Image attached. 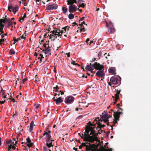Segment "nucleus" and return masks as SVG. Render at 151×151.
I'll return each instance as SVG.
<instances>
[{
    "mask_svg": "<svg viewBox=\"0 0 151 151\" xmlns=\"http://www.w3.org/2000/svg\"><path fill=\"white\" fill-rule=\"evenodd\" d=\"M85 69L91 72H93V70L94 69L98 70L96 73V75L99 78H102L105 75L104 73V68L103 65H101L97 62H95L93 64L90 63L86 65Z\"/></svg>",
    "mask_w": 151,
    "mask_h": 151,
    "instance_id": "1",
    "label": "nucleus"
},
{
    "mask_svg": "<svg viewBox=\"0 0 151 151\" xmlns=\"http://www.w3.org/2000/svg\"><path fill=\"white\" fill-rule=\"evenodd\" d=\"M19 6L17 5H13L12 3H9L8 4L7 11L10 12H13L15 14L19 10Z\"/></svg>",
    "mask_w": 151,
    "mask_h": 151,
    "instance_id": "2",
    "label": "nucleus"
},
{
    "mask_svg": "<svg viewBox=\"0 0 151 151\" xmlns=\"http://www.w3.org/2000/svg\"><path fill=\"white\" fill-rule=\"evenodd\" d=\"M74 99L75 98L72 96H68L65 98L64 102L67 104H70L73 102Z\"/></svg>",
    "mask_w": 151,
    "mask_h": 151,
    "instance_id": "3",
    "label": "nucleus"
},
{
    "mask_svg": "<svg viewBox=\"0 0 151 151\" xmlns=\"http://www.w3.org/2000/svg\"><path fill=\"white\" fill-rule=\"evenodd\" d=\"M111 117L108 113H105L104 114L103 113L102 116L100 118V120L102 122H103L104 123L106 122L109 121V119Z\"/></svg>",
    "mask_w": 151,
    "mask_h": 151,
    "instance_id": "4",
    "label": "nucleus"
},
{
    "mask_svg": "<svg viewBox=\"0 0 151 151\" xmlns=\"http://www.w3.org/2000/svg\"><path fill=\"white\" fill-rule=\"evenodd\" d=\"M112 111L113 112L114 114L113 115L115 120L114 121L115 123H117V121H119V120L120 115L123 114V113L122 112H119L118 111L114 112L113 111Z\"/></svg>",
    "mask_w": 151,
    "mask_h": 151,
    "instance_id": "5",
    "label": "nucleus"
},
{
    "mask_svg": "<svg viewBox=\"0 0 151 151\" xmlns=\"http://www.w3.org/2000/svg\"><path fill=\"white\" fill-rule=\"evenodd\" d=\"M58 7V6L56 3H53L51 4L47 5L46 9L49 10H55Z\"/></svg>",
    "mask_w": 151,
    "mask_h": 151,
    "instance_id": "6",
    "label": "nucleus"
},
{
    "mask_svg": "<svg viewBox=\"0 0 151 151\" xmlns=\"http://www.w3.org/2000/svg\"><path fill=\"white\" fill-rule=\"evenodd\" d=\"M106 25L107 26H109V27L108 28V31L111 33H113L115 31L114 27H113V24L111 22H109L108 24L107 23H106Z\"/></svg>",
    "mask_w": 151,
    "mask_h": 151,
    "instance_id": "7",
    "label": "nucleus"
},
{
    "mask_svg": "<svg viewBox=\"0 0 151 151\" xmlns=\"http://www.w3.org/2000/svg\"><path fill=\"white\" fill-rule=\"evenodd\" d=\"M54 141L52 138L46 139H45V142H46V145L49 148H50L53 146V144L52 142Z\"/></svg>",
    "mask_w": 151,
    "mask_h": 151,
    "instance_id": "8",
    "label": "nucleus"
},
{
    "mask_svg": "<svg viewBox=\"0 0 151 151\" xmlns=\"http://www.w3.org/2000/svg\"><path fill=\"white\" fill-rule=\"evenodd\" d=\"M77 11V8L75 5L71 4L69 6L68 11L70 13H74Z\"/></svg>",
    "mask_w": 151,
    "mask_h": 151,
    "instance_id": "9",
    "label": "nucleus"
},
{
    "mask_svg": "<svg viewBox=\"0 0 151 151\" xmlns=\"http://www.w3.org/2000/svg\"><path fill=\"white\" fill-rule=\"evenodd\" d=\"M50 133L51 131L48 130V129H46L44 133L43 134V136H45L44 137V139H46L51 138H52Z\"/></svg>",
    "mask_w": 151,
    "mask_h": 151,
    "instance_id": "10",
    "label": "nucleus"
},
{
    "mask_svg": "<svg viewBox=\"0 0 151 151\" xmlns=\"http://www.w3.org/2000/svg\"><path fill=\"white\" fill-rule=\"evenodd\" d=\"M44 47L45 48V50H43L42 51L43 52L44 51V53L45 54H47L50 52L51 50L50 47L49 46L47 47L46 44H45L44 45Z\"/></svg>",
    "mask_w": 151,
    "mask_h": 151,
    "instance_id": "11",
    "label": "nucleus"
},
{
    "mask_svg": "<svg viewBox=\"0 0 151 151\" xmlns=\"http://www.w3.org/2000/svg\"><path fill=\"white\" fill-rule=\"evenodd\" d=\"M119 80L117 78L112 77L110 79V81L113 84H116Z\"/></svg>",
    "mask_w": 151,
    "mask_h": 151,
    "instance_id": "12",
    "label": "nucleus"
},
{
    "mask_svg": "<svg viewBox=\"0 0 151 151\" xmlns=\"http://www.w3.org/2000/svg\"><path fill=\"white\" fill-rule=\"evenodd\" d=\"M53 100L55 101L56 104L57 105L60 104L63 101V99H62L61 97H60L57 99H54Z\"/></svg>",
    "mask_w": 151,
    "mask_h": 151,
    "instance_id": "13",
    "label": "nucleus"
},
{
    "mask_svg": "<svg viewBox=\"0 0 151 151\" xmlns=\"http://www.w3.org/2000/svg\"><path fill=\"white\" fill-rule=\"evenodd\" d=\"M5 25L7 22H11V19L9 18H6L5 19H0V22Z\"/></svg>",
    "mask_w": 151,
    "mask_h": 151,
    "instance_id": "14",
    "label": "nucleus"
},
{
    "mask_svg": "<svg viewBox=\"0 0 151 151\" xmlns=\"http://www.w3.org/2000/svg\"><path fill=\"white\" fill-rule=\"evenodd\" d=\"M108 71L109 73L114 74L116 73H115L116 70L115 67H111L110 68Z\"/></svg>",
    "mask_w": 151,
    "mask_h": 151,
    "instance_id": "15",
    "label": "nucleus"
},
{
    "mask_svg": "<svg viewBox=\"0 0 151 151\" xmlns=\"http://www.w3.org/2000/svg\"><path fill=\"white\" fill-rule=\"evenodd\" d=\"M68 5L73 4L74 3H77V0H68L67 1Z\"/></svg>",
    "mask_w": 151,
    "mask_h": 151,
    "instance_id": "16",
    "label": "nucleus"
},
{
    "mask_svg": "<svg viewBox=\"0 0 151 151\" xmlns=\"http://www.w3.org/2000/svg\"><path fill=\"white\" fill-rule=\"evenodd\" d=\"M34 122L33 121H31L30 124L29 130L30 132H31L33 129L34 127Z\"/></svg>",
    "mask_w": 151,
    "mask_h": 151,
    "instance_id": "17",
    "label": "nucleus"
},
{
    "mask_svg": "<svg viewBox=\"0 0 151 151\" xmlns=\"http://www.w3.org/2000/svg\"><path fill=\"white\" fill-rule=\"evenodd\" d=\"M62 10L63 12V13L65 14V15H68V14H67L66 13L68 11V9L65 7H62Z\"/></svg>",
    "mask_w": 151,
    "mask_h": 151,
    "instance_id": "18",
    "label": "nucleus"
},
{
    "mask_svg": "<svg viewBox=\"0 0 151 151\" xmlns=\"http://www.w3.org/2000/svg\"><path fill=\"white\" fill-rule=\"evenodd\" d=\"M119 93L118 92H116V93L115 94V101L116 102L117 101V100L119 99Z\"/></svg>",
    "mask_w": 151,
    "mask_h": 151,
    "instance_id": "19",
    "label": "nucleus"
},
{
    "mask_svg": "<svg viewBox=\"0 0 151 151\" xmlns=\"http://www.w3.org/2000/svg\"><path fill=\"white\" fill-rule=\"evenodd\" d=\"M74 15L71 13H70L68 15V18L70 19H72L74 18Z\"/></svg>",
    "mask_w": 151,
    "mask_h": 151,
    "instance_id": "20",
    "label": "nucleus"
},
{
    "mask_svg": "<svg viewBox=\"0 0 151 151\" xmlns=\"http://www.w3.org/2000/svg\"><path fill=\"white\" fill-rule=\"evenodd\" d=\"M88 147H86V150H85V151H90L92 150V147L91 146H89V145H88Z\"/></svg>",
    "mask_w": 151,
    "mask_h": 151,
    "instance_id": "21",
    "label": "nucleus"
},
{
    "mask_svg": "<svg viewBox=\"0 0 151 151\" xmlns=\"http://www.w3.org/2000/svg\"><path fill=\"white\" fill-rule=\"evenodd\" d=\"M9 54L11 55H14L15 53V52L12 49H11L9 52Z\"/></svg>",
    "mask_w": 151,
    "mask_h": 151,
    "instance_id": "22",
    "label": "nucleus"
},
{
    "mask_svg": "<svg viewBox=\"0 0 151 151\" xmlns=\"http://www.w3.org/2000/svg\"><path fill=\"white\" fill-rule=\"evenodd\" d=\"M26 142L25 143V144L27 145V144H29L31 143V140L30 139L29 137H28V138H26Z\"/></svg>",
    "mask_w": 151,
    "mask_h": 151,
    "instance_id": "23",
    "label": "nucleus"
},
{
    "mask_svg": "<svg viewBox=\"0 0 151 151\" xmlns=\"http://www.w3.org/2000/svg\"><path fill=\"white\" fill-rule=\"evenodd\" d=\"M12 142V140L11 139L7 140L6 141V145H9L11 144V143Z\"/></svg>",
    "mask_w": 151,
    "mask_h": 151,
    "instance_id": "24",
    "label": "nucleus"
},
{
    "mask_svg": "<svg viewBox=\"0 0 151 151\" xmlns=\"http://www.w3.org/2000/svg\"><path fill=\"white\" fill-rule=\"evenodd\" d=\"M84 141L85 142H90V140L89 139L86 137H84V138H83Z\"/></svg>",
    "mask_w": 151,
    "mask_h": 151,
    "instance_id": "25",
    "label": "nucleus"
},
{
    "mask_svg": "<svg viewBox=\"0 0 151 151\" xmlns=\"http://www.w3.org/2000/svg\"><path fill=\"white\" fill-rule=\"evenodd\" d=\"M5 26V24H3V23L0 22V27L3 29L4 26Z\"/></svg>",
    "mask_w": 151,
    "mask_h": 151,
    "instance_id": "26",
    "label": "nucleus"
},
{
    "mask_svg": "<svg viewBox=\"0 0 151 151\" xmlns=\"http://www.w3.org/2000/svg\"><path fill=\"white\" fill-rule=\"evenodd\" d=\"M55 33L56 34H59V32H60V30L59 29L55 28Z\"/></svg>",
    "mask_w": 151,
    "mask_h": 151,
    "instance_id": "27",
    "label": "nucleus"
},
{
    "mask_svg": "<svg viewBox=\"0 0 151 151\" xmlns=\"http://www.w3.org/2000/svg\"><path fill=\"white\" fill-rule=\"evenodd\" d=\"M12 23H11V22H8V25L6 26V27L9 28L11 26H12Z\"/></svg>",
    "mask_w": 151,
    "mask_h": 151,
    "instance_id": "28",
    "label": "nucleus"
},
{
    "mask_svg": "<svg viewBox=\"0 0 151 151\" xmlns=\"http://www.w3.org/2000/svg\"><path fill=\"white\" fill-rule=\"evenodd\" d=\"M102 52H99L98 53V57H99V58L98 59V60H99L100 59V57L101 55Z\"/></svg>",
    "mask_w": 151,
    "mask_h": 151,
    "instance_id": "29",
    "label": "nucleus"
},
{
    "mask_svg": "<svg viewBox=\"0 0 151 151\" xmlns=\"http://www.w3.org/2000/svg\"><path fill=\"white\" fill-rule=\"evenodd\" d=\"M28 80L27 78H24L22 80V83L23 84H24V82L27 81Z\"/></svg>",
    "mask_w": 151,
    "mask_h": 151,
    "instance_id": "30",
    "label": "nucleus"
},
{
    "mask_svg": "<svg viewBox=\"0 0 151 151\" xmlns=\"http://www.w3.org/2000/svg\"><path fill=\"white\" fill-rule=\"evenodd\" d=\"M27 147H26L24 149V150H28L29 149L30 147V146H29V144H27Z\"/></svg>",
    "mask_w": 151,
    "mask_h": 151,
    "instance_id": "31",
    "label": "nucleus"
},
{
    "mask_svg": "<svg viewBox=\"0 0 151 151\" xmlns=\"http://www.w3.org/2000/svg\"><path fill=\"white\" fill-rule=\"evenodd\" d=\"M53 89H54L56 90L55 91L57 92V91L58 90V89H59V87L57 85L56 86V87H53Z\"/></svg>",
    "mask_w": 151,
    "mask_h": 151,
    "instance_id": "32",
    "label": "nucleus"
},
{
    "mask_svg": "<svg viewBox=\"0 0 151 151\" xmlns=\"http://www.w3.org/2000/svg\"><path fill=\"white\" fill-rule=\"evenodd\" d=\"M80 6H81V7H82L83 8H84L85 6V4L84 3H82L81 4V3H80Z\"/></svg>",
    "mask_w": 151,
    "mask_h": 151,
    "instance_id": "33",
    "label": "nucleus"
},
{
    "mask_svg": "<svg viewBox=\"0 0 151 151\" xmlns=\"http://www.w3.org/2000/svg\"><path fill=\"white\" fill-rule=\"evenodd\" d=\"M62 29H64L65 31L66 30H69V28L68 27H65L64 28H63Z\"/></svg>",
    "mask_w": 151,
    "mask_h": 151,
    "instance_id": "34",
    "label": "nucleus"
},
{
    "mask_svg": "<svg viewBox=\"0 0 151 151\" xmlns=\"http://www.w3.org/2000/svg\"><path fill=\"white\" fill-rule=\"evenodd\" d=\"M8 149L11 150L12 149V145H8Z\"/></svg>",
    "mask_w": 151,
    "mask_h": 151,
    "instance_id": "35",
    "label": "nucleus"
},
{
    "mask_svg": "<svg viewBox=\"0 0 151 151\" xmlns=\"http://www.w3.org/2000/svg\"><path fill=\"white\" fill-rule=\"evenodd\" d=\"M81 145L83 146H84L85 147H88V145H86L85 143H83Z\"/></svg>",
    "mask_w": 151,
    "mask_h": 151,
    "instance_id": "36",
    "label": "nucleus"
},
{
    "mask_svg": "<svg viewBox=\"0 0 151 151\" xmlns=\"http://www.w3.org/2000/svg\"><path fill=\"white\" fill-rule=\"evenodd\" d=\"M71 64L75 65H77V63H76L74 61H73L71 62Z\"/></svg>",
    "mask_w": 151,
    "mask_h": 151,
    "instance_id": "37",
    "label": "nucleus"
},
{
    "mask_svg": "<svg viewBox=\"0 0 151 151\" xmlns=\"http://www.w3.org/2000/svg\"><path fill=\"white\" fill-rule=\"evenodd\" d=\"M83 24L87 25V24H86L85 22L84 21H83L81 23V24H80V27H81L82 26Z\"/></svg>",
    "mask_w": 151,
    "mask_h": 151,
    "instance_id": "38",
    "label": "nucleus"
},
{
    "mask_svg": "<svg viewBox=\"0 0 151 151\" xmlns=\"http://www.w3.org/2000/svg\"><path fill=\"white\" fill-rule=\"evenodd\" d=\"M26 36V35H23L22 36H21L20 37L22 39H25V37Z\"/></svg>",
    "mask_w": 151,
    "mask_h": 151,
    "instance_id": "39",
    "label": "nucleus"
},
{
    "mask_svg": "<svg viewBox=\"0 0 151 151\" xmlns=\"http://www.w3.org/2000/svg\"><path fill=\"white\" fill-rule=\"evenodd\" d=\"M103 151H112V149L111 148H108V150H105Z\"/></svg>",
    "mask_w": 151,
    "mask_h": 151,
    "instance_id": "40",
    "label": "nucleus"
},
{
    "mask_svg": "<svg viewBox=\"0 0 151 151\" xmlns=\"http://www.w3.org/2000/svg\"><path fill=\"white\" fill-rule=\"evenodd\" d=\"M85 18V17H83L81 18L79 21V22L80 23L81 21H83V20L84 19V18Z\"/></svg>",
    "mask_w": 151,
    "mask_h": 151,
    "instance_id": "41",
    "label": "nucleus"
},
{
    "mask_svg": "<svg viewBox=\"0 0 151 151\" xmlns=\"http://www.w3.org/2000/svg\"><path fill=\"white\" fill-rule=\"evenodd\" d=\"M89 41H90V40H89V38H88L86 40L85 42H86L87 43V45H88V42H89Z\"/></svg>",
    "mask_w": 151,
    "mask_h": 151,
    "instance_id": "42",
    "label": "nucleus"
},
{
    "mask_svg": "<svg viewBox=\"0 0 151 151\" xmlns=\"http://www.w3.org/2000/svg\"><path fill=\"white\" fill-rule=\"evenodd\" d=\"M98 60V59L96 60V58H94L92 59V61H91V62H94L95 61H97Z\"/></svg>",
    "mask_w": 151,
    "mask_h": 151,
    "instance_id": "43",
    "label": "nucleus"
},
{
    "mask_svg": "<svg viewBox=\"0 0 151 151\" xmlns=\"http://www.w3.org/2000/svg\"><path fill=\"white\" fill-rule=\"evenodd\" d=\"M5 40H6L5 39ZM5 39H0V43H1L2 42H4V41Z\"/></svg>",
    "mask_w": 151,
    "mask_h": 151,
    "instance_id": "44",
    "label": "nucleus"
},
{
    "mask_svg": "<svg viewBox=\"0 0 151 151\" xmlns=\"http://www.w3.org/2000/svg\"><path fill=\"white\" fill-rule=\"evenodd\" d=\"M5 102V100L1 101H0V104H3Z\"/></svg>",
    "mask_w": 151,
    "mask_h": 151,
    "instance_id": "45",
    "label": "nucleus"
},
{
    "mask_svg": "<svg viewBox=\"0 0 151 151\" xmlns=\"http://www.w3.org/2000/svg\"><path fill=\"white\" fill-rule=\"evenodd\" d=\"M14 42H15L14 43V44H15V43L16 42H17L18 41V40H17V39L15 37L14 38Z\"/></svg>",
    "mask_w": 151,
    "mask_h": 151,
    "instance_id": "46",
    "label": "nucleus"
},
{
    "mask_svg": "<svg viewBox=\"0 0 151 151\" xmlns=\"http://www.w3.org/2000/svg\"><path fill=\"white\" fill-rule=\"evenodd\" d=\"M78 4L81 3V2H83V0H78Z\"/></svg>",
    "mask_w": 151,
    "mask_h": 151,
    "instance_id": "47",
    "label": "nucleus"
},
{
    "mask_svg": "<svg viewBox=\"0 0 151 151\" xmlns=\"http://www.w3.org/2000/svg\"><path fill=\"white\" fill-rule=\"evenodd\" d=\"M83 30H84L85 31L84 27H83L82 28H81L80 29V32H81Z\"/></svg>",
    "mask_w": 151,
    "mask_h": 151,
    "instance_id": "48",
    "label": "nucleus"
},
{
    "mask_svg": "<svg viewBox=\"0 0 151 151\" xmlns=\"http://www.w3.org/2000/svg\"><path fill=\"white\" fill-rule=\"evenodd\" d=\"M39 56L40 57H41V59H42L43 58H44L43 55L42 54H40L39 55Z\"/></svg>",
    "mask_w": 151,
    "mask_h": 151,
    "instance_id": "49",
    "label": "nucleus"
},
{
    "mask_svg": "<svg viewBox=\"0 0 151 151\" xmlns=\"http://www.w3.org/2000/svg\"><path fill=\"white\" fill-rule=\"evenodd\" d=\"M43 149L44 151H47V147L45 146H44L43 147Z\"/></svg>",
    "mask_w": 151,
    "mask_h": 151,
    "instance_id": "50",
    "label": "nucleus"
},
{
    "mask_svg": "<svg viewBox=\"0 0 151 151\" xmlns=\"http://www.w3.org/2000/svg\"><path fill=\"white\" fill-rule=\"evenodd\" d=\"M27 17V15L26 14V13H24L23 15V16L22 17V18L24 19V18H26Z\"/></svg>",
    "mask_w": 151,
    "mask_h": 151,
    "instance_id": "51",
    "label": "nucleus"
},
{
    "mask_svg": "<svg viewBox=\"0 0 151 151\" xmlns=\"http://www.w3.org/2000/svg\"><path fill=\"white\" fill-rule=\"evenodd\" d=\"M24 20V19L22 18L19 20V21L20 22H22Z\"/></svg>",
    "mask_w": 151,
    "mask_h": 151,
    "instance_id": "52",
    "label": "nucleus"
},
{
    "mask_svg": "<svg viewBox=\"0 0 151 151\" xmlns=\"http://www.w3.org/2000/svg\"><path fill=\"white\" fill-rule=\"evenodd\" d=\"M55 30H54L53 31H51L50 32V33H52V34L54 35L55 33Z\"/></svg>",
    "mask_w": 151,
    "mask_h": 151,
    "instance_id": "53",
    "label": "nucleus"
},
{
    "mask_svg": "<svg viewBox=\"0 0 151 151\" xmlns=\"http://www.w3.org/2000/svg\"><path fill=\"white\" fill-rule=\"evenodd\" d=\"M16 149V147L15 146V145H12V149H13V150H15Z\"/></svg>",
    "mask_w": 151,
    "mask_h": 151,
    "instance_id": "54",
    "label": "nucleus"
},
{
    "mask_svg": "<svg viewBox=\"0 0 151 151\" xmlns=\"http://www.w3.org/2000/svg\"><path fill=\"white\" fill-rule=\"evenodd\" d=\"M29 144L30 147L31 146H32L33 145V143L31 142V143H29Z\"/></svg>",
    "mask_w": 151,
    "mask_h": 151,
    "instance_id": "55",
    "label": "nucleus"
},
{
    "mask_svg": "<svg viewBox=\"0 0 151 151\" xmlns=\"http://www.w3.org/2000/svg\"><path fill=\"white\" fill-rule=\"evenodd\" d=\"M60 93H61V95H63L64 94V92L61 91H60Z\"/></svg>",
    "mask_w": 151,
    "mask_h": 151,
    "instance_id": "56",
    "label": "nucleus"
},
{
    "mask_svg": "<svg viewBox=\"0 0 151 151\" xmlns=\"http://www.w3.org/2000/svg\"><path fill=\"white\" fill-rule=\"evenodd\" d=\"M0 32H1L0 35H3L4 33L3 30H1Z\"/></svg>",
    "mask_w": 151,
    "mask_h": 151,
    "instance_id": "57",
    "label": "nucleus"
},
{
    "mask_svg": "<svg viewBox=\"0 0 151 151\" xmlns=\"http://www.w3.org/2000/svg\"><path fill=\"white\" fill-rule=\"evenodd\" d=\"M7 98L6 96L4 95L3 96V99L4 100H5V99H6Z\"/></svg>",
    "mask_w": 151,
    "mask_h": 151,
    "instance_id": "58",
    "label": "nucleus"
},
{
    "mask_svg": "<svg viewBox=\"0 0 151 151\" xmlns=\"http://www.w3.org/2000/svg\"><path fill=\"white\" fill-rule=\"evenodd\" d=\"M73 24L74 25H77V26L78 25V24L76 23V22H74L73 23Z\"/></svg>",
    "mask_w": 151,
    "mask_h": 151,
    "instance_id": "59",
    "label": "nucleus"
},
{
    "mask_svg": "<svg viewBox=\"0 0 151 151\" xmlns=\"http://www.w3.org/2000/svg\"><path fill=\"white\" fill-rule=\"evenodd\" d=\"M12 101L14 103L15 102H17V101L15 100L14 99H12Z\"/></svg>",
    "mask_w": 151,
    "mask_h": 151,
    "instance_id": "60",
    "label": "nucleus"
},
{
    "mask_svg": "<svg viewBox=\"0 0 151 151\" xmlns=\"http://www.w3.org/2000/svg\"><path fill=\"white\" fill-rule=\"evenodd\" d=\"M78 10L80 12H82V10L81 9H80L79 8H77V10Z\"/></svg>",
    "mask_w": 151,
    "mask_h": 151,
    "instance_id": "61",
    "label": "nucleus"
},
{
    "mask_svg": "<svg viewBox=\"0 0 151 151\" xmlns=\"http://www.w3.org/2000/svg\"><path fill=\"white\" fill-rule=\"evenodd\" d=\"M10 145H15V144L14 143V142H13L12 141V142L11 143Z\"/></svg>",
    "mask_w": 151,
    "mask_h": 151,
    "instance_id": "62",
    "label": "nucleus"
},
{
    "mask_svg": "<svg viewBox=\"0 0 151 151\" xmlns=\"http://www.w3.org/2000/svg\"><path fill=\"white\" fill-rule=\"evenodd\" d=\"M66 55H67V56L68 57H69L70 55V53H67L66 54Z\"/></svg>",
    "mask_w": 151,
    "mask_h": 151,
    "instance_id": "63",
    "label": "nucleus"
},
{
    "mask_svg": "<svg viewBox=\"0 0 151 151\" xmlns=\"http://www.w3.org/2000/svg\"><path fill=\"white\" fill-rule=\"evenodd\" d=\"M2 95L3 96L4 95L5 93L4 91L1 92Z\"/></svg>",
    "mask_w": 151,
    "mask_h": 151,
    "instance_id": "64",
    "label": "nucleus"
}]
</instances>
